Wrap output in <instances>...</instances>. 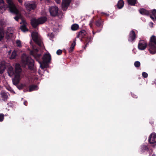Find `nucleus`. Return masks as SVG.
Returning <instances> with one entry per match:
<instances>
[{"label": "nucleus", "instance_id": "f3484780", "mask_svg": "<svg viewBox=\"0 0 156 156\" xmlns=\"http://www.w3.org/2000/svg\"><path fill=\"white\" fill-rule=\"evenodd\" d=\"M136 34L133 30H131L129 35L128 41L132 42L136 38Z\"/></svg>", "mask_w": 156, "mask_h": 156}, {"label": "nucleus", "instance_id": "2f4dec72", "mask_svg": "<svg viewBox=\"0 0 156 156\" xmlns=\"http://www.w3.org/2000/svg\"><path fill=\"white\" fill-rule=\"evenodd\" d=\"M16 44L18 47H22L21 43L20 40H17L16 41Z\"/></svg>", "mask_w": 156, "mask_h": 156}, {"label": "nucleus", "instance_id": "e433bc0d", "mask_svg": "<svg viewBox=\"0 0 156 156\" xmlns=\"http://www.w3.org/2000/svg\"><path fill=\"white\" fill-rule=\"evenodd\" d=\"M62 53V51L60 49L56 51V54L58 55H61Z\"/></svg>", "mask_w": 156, "mask_h": 156}, {"label": "nucleus", "instance_id": "c85d7f7f", "mask_svg": "<svg viewBox=\"0 0 156 156\" xmlns=\"http://www.w3.org/2000/svg\"><path fill=\"white\" fill-rule=\"evenodd\" d=\"M150 16L152 19H154V18H156V10L155 9H153L152 11V15H151Z\"/></svg>", "mask_w": 156, "mask_h": 156}, {"label": "nucleus", "instance_id": "b1692460", "mask_svg": "<svg viewBox=\"0 0 156 156\" xmlns=\"http://www.w3.org/2000/svg\"><path fill=\"white\" fill-rule=\"evenodd\" d=\"M124 5V1L122 0H119L118 2L117 6L118 9H121L123 7Z\"/></svg>", "mask_w": 156, "mask_h": 156}, {"label": "nucleus", "instance_id": "6e6552de", "mask_svg": "<svg viewBox=\"0 0 156 156\" xmlns=\"http://www.w3.org/2000/svg\"><path fill=\"white\" fill-rule=\"evenodd\" d=\"M49 12L51 16L56 17L58 16L60 11L57 6H54L50 7Z\"/></svg>", "mask_w": 156, "mask_h": 156}, {"label": "nucleus", "instance_id": "c756f323", "mask_svg": "<svg viewBox=\"0 0 156 156\" xmlns=\"http://www.w3.org/2000/svg\"><path fill=\"white\" fill-rule=\"evenodd\" d=\"M137 0H127L129 4L132 5H134L136 4Z\"/></svg>", "mask_w": 156, "mask_h": 156}, {"label": "nucleus", "instance_id": "7c9ffc66", "mask_svg": "<svg viewBox=\"0 0 156 156\" xmlns=\"http://www.w3.org/2000/svg\"><path fill=\"white\" fill-rule=\"evenodd\" d=\"M16 55V51H13L12 52L11 55L10 56V58L11 59H13L15 58Z\"/></svg>", "mask_w": 156, "mask_h": 156}, {"label": "nucleus", "instance_id": "5701e85b", "mask_svg": "<svg viewBox=\"0 0 156 156\" xmlns=\"http://www.w3.org/2000/svg\"><path fill=\"white\" fill-rule=\"evenodd\" d=\"M39 63L40 64L41 68L43 69L45 68H47L48 64L50 63L44 62L43 61L42 62H41Z\"/></svg>", "mask_w": 156, "mask_h": 156}, {"label": "nucleus", "instance_id": "ddd939ff", "mask_svg": "<svg viewBox=\"0 0 156 156\" xmlns=\"http://www.w3.org/2000/svg\"><path fill=\"white\" fill-rule=\"evenodd\" d=\"M30 24L34 28H36L39 24L37 19L33 18L31 20Z\"/></svg>", "mask_w": 156, "mask_h": 156}, {"label": "nucleus", "instance_id": "ea45409f", "mask_svg": "<svg viewBox=\"0 0 156 156\" xmlns=\"http://www.w3.org/2000/svg\"><path fill=\"white\" fill-rule=\"evenodd\" d=\"M6 89L10 91L11 92H12V90L10 87H7Z\"/></svg>", "mask_w": 156, "mask_h": 156}, {"label": "nucleus", "instance_id": "09e8293b", "mask_svg": "<svg viewBox=\"0 0 156 156\" xmlns=\"http://www.w3.org/2000/svg\"><path fill=\"white\" fill-rule=\"evenodd\" d=\"M32 42V41H31L30 42V44H31V42Z\"/></svg>", "mask_w": 156, "mask_h": 156}, {"label": "nucleus", "instance_id": "dca6fc26", "mask_svg": "<svg viewBox=\"0 0 156 156\" xmlns=\"http://www.w3.org/2000/svg\"><path fill=\"white\" fill-rule=\"evenodd\" d=\"M25 7L30 11L34 9L36 7V5L34 3H27L25 5Z\"/></svg>", "mask_w": 156, "mask_h": 156}, {"label": "nucleus", "instance_id": "39448f33", "mask_svg": "<svg viewBox=\"0 0 156 156\" xmlns=\"http://www.w3.org/2000/svg\"><path fill=\"white\" fill-rule=\"evenodd\" d=\"M22 71L20 65L19 64H16L15 66V73L14 79H13V84L15 85L17 84L20 81V73Z\"/></svg>", "mask_w": 156, "mask_h": 156}, {"label": "nucleus", "instance_id": "58836bf2", "mask_svg": "<svg viewBox=\"0 0 156 156\" xmlns=\"http://www.w3.org/2000/svg\"><path fill=\"white\" fill-rule=\"evenodd\" d=\"M39 51L38 49L37 48H36L34 50V51H33L34 53H37Z\"/></svg>", "mask_w": 156, "mask_h": 156}, {"label": "nucleus", "instance_id": "f704fd0d", "mask_svg": "<svg viewBox=\"0 0 156 156\" xmlns=\"http://www.w3.org/2000/svg\"><path fill=\"white\" fill-rule=\"evenodd\" d=\"M4 119V115L3 114H0V122H2Z\"/></svg>", "mask_w": 156, "mask_h": 156}, {"label": "nucleus", "instance_id": "0eeeda50", "mask_svg": "<svg viewBox=\"0 0 156 156\" xmlns=\"http://www.w3.org/2000/svg\"><path fill=\"white\" fill-rule=\"evenodd\" d=\"M24 62L28 65V68L31 70L35 71V68L34 66V60L30 57H27L24 61Z\"/></svg>", "mask_w": 156, "mask_h": 156}, {"label": "nucleus", "instance_id": "f03ea898", "mask_svg": "<svg viewBox=\"0 0 156 156\" xmlns=\"http://www.w3.org/2000/svg\"><path fill=\"white\" fill-rule=\"evenodd\" d=\"M86 32L84 30H82L79 32L77 34V38H79L82 41V39L85 38V42H84L85 46L84 49H86V48L89 45V43H91L93 38L91 36H87Z\"/></svg>", "mask_w": 156, "mask_h": 156}, {"label": "nucleus", "instance_id": "aec40b11", "mask_svg": "<svg viewBox=\"0 0 156 156\" xmlns=\"http://www.w3.org/2000/svg\"><path fill=\"white\" fill-rule=\"evenodd\" d=\"M8 93L6 92L5 91H2L0 93V95H1L2 100L4 101H5L8 98Z\"/></svg>", "mask_w": 156, "mask_h": 156}, {"label": "nucleus", "instance_id": "423d86ee", "mask_svg": "<svg viewBox=\"0 0 156 156\" xmlns=\"http://www.w3.org/2000/svg\"><path fill=\"white\" fill-rule=\"evenodd\" d=\"M31 37L33 41L39 47L43 48L44 46L42 42L38 36V34L36 32H33L31 33Z\"/></svg>", "mask_w": 156, "mask_h": 156}, {"label": "nucleus", "instance_id": "f257e3e1", "mask_svg": "<svg viewBox=\"0 0 156 156\" xmlns=\"http://www.w3.org/2000/svg\"><path fill=\"white\" fill-rule=\"evenodd\" d=\"M8 5V8L10 11L12 13L15 14L16 16L14 17V19L18 22L19 20L22 18L20 13L13 3L12 0H6Z\"/></svg>", "mask_w": 156, "mask_h": 156}, {"label": "nucleus", "instance_id": "412c9836", "mask_svg": "<svg viewBox=\"0 0 156 156\" xmlns=\"http://www.w3.org/2000/svg\"><path fill=\"white\" fill-rule=\"evenodd\" d=\"M39 24H42L47 21V18L46 16H42L37 19Z\"/></svg>", "mask_w": 156, "mask_h": 156}, {"label": "nucleus", "instance_id": "de8ad7c7", "mask_svg": "<svg viewBox=\"0 0 156 156\" xmlns=\"http://www.w3.org/2000/svg\"><path fill=\"white\" fill-rule=\"evenodd\" d=\"M152 156H155V155L154 154H153Z\"/></svg>", "mask_w": 156, "mask_h": 156}, {"label": "nucleus", "instance_id": "a878e982", "mask_svg": "<svg viewBox=\"0 0 156 156\" xmlns=\"http://www.w3.org/2000/svg\"><path fill=\"white\" fill-rule=\"evenodd\" d=\"M140 13L142 15H148L149 14V12L144 9H141L139 10Z\"/></svg>", "mask_w": 156, "mask_h": 156}, {"label": "nucleus", "instance_id": "37998d69", "mask_svg": "<svg viewBox=\"0 0 156 156\" xmlns=\"http://www.w3.org/2000/svg\"><path fill=\"white\" fill-rule=\"evenodd\" d=\"M153 23H150V26L151 27H153Z\"/></svg>", "mask_w": 156, "mask_h": 156}, {"label": "nucleus", "instance_id": "72a5a7b5", "mask_svg": "<svg viewBox=\"0 0 156 156\" xmlns=\"http://www.w3.org/2000/svg\"><path fill=\"white\" fill-rule=\"evenodd\" d=\"M135 66L136 67H139L140 66V62L139 61H136L134 64Z\"/></svg>", "mask_w": 156, "mask_h": 156}, {"label": "nucleus", "instance_id": "9d476101", "mask_svg": "<svg viewBox=\"0 0 156 156\" xmlns=\"http://www.w3.org/2000/svg\"><path fill=\"white\" fill-rule=\"evenodd\" d=\"M42 59L44 62L50 63L51 59V56L49 53L45 54L42 57Z\"/></svg>", "mask_w": 156, "mask_h": 156}, {"label": "nucleus", "instance_id": "c03bdc74", "mask_svg": "<svg viewBox=\"0 0 156 156\" xmlns=\"http://www.w3.org/2000/svg\"><path fill=\"white\" fill-rule=\"evenodd\" d=\"M143 147H144V149L145 150L148 149L147 147V146H144Z\"/></svg>", "mask_w": 156, "mask_h": 156}, {"label": "nucleus", "instance_id": "49530a36", "mask_svg": "<svg viewBox=\"0 0 156 156\" xmlns=\"http://www.w3.org/2000/svg\"><path fill=\"white\" fill-rule=\"evenodd\" d=\"M93 34L94 35V34H95V32L94 31H93Z\"/></svg>", "mask_w": 156, "mask_h": 156}, {"label": "nucleus", "instance_id": "4be33fe9", "mask_svg": "<svg viewBox=\"0 0 156 156\" xmlns=\"http://www.w3.org/2000/svg\"><path fill=\"white\" fill-rule=\"evenodd\" d=\"M76 39L75 38L73 40V42L71 44L70 47L69 48L68 50L69 53H71L73 51L75 46L76 45Z\"/></svg>", "mask_w": 156, "mask_h": 156}, {"label": "nucleus", "instance_id": "bb28decb", "mask_svg": "<svg viewBox=\"0 0 156 156\" xmlns=\"http://www.w3.org/2000/svg\"><path fill=\"white\" fill-rule=\"evenodd\" d=\"M79 25L76 23L73 24L71 26V29L73 31L77 30L79 29Z\"/></svg>", "mask_w": 156, "mask_h": 156}, {"label": "nucleus", "instance_id": "4468645a", "mask_svg": "<svg viewBox=\"0 0 156 156\" xmlns=\"http://www.w3.org/2000/svg\"><path fill=\"white\" fill-rule=\"evenodd\" d=\"M31 54L34 56L37 61L39 63L41 62V54L35 53L33 51H31Z\"/></svg>", "mask_w": 156, "mask_h": 156}, {"label": "nucleus", "instance_id": "1a4fd4ad", "mask_svg": "<svg viewBox=\"0 0 156 156\" xmlns=\"http://www.w3.org/2000/svg\"><path fill=\"white\" fill-rule=\"evenodd\" d=\"M20 24H22L20 27V29L22 31L26 32L28 31L29 30L27 27V23L25 20L22 19V22L20 23Z\"/></svg>", "mask_w": 156, "mask_h": 156}, {"label": "nucleus", "instance_id": "6ab92c4d", "mask_svg": "<svg viewBox=\"0 0 156 156\" xmlns=\"http://www.w3.org/2000/svg\"><path fill=\"white\" fill-rule=\"evenodd\" d=\"M5 62V61L0 62V74H2L6 69Z\"/></svg>", "mask_w": 156, "mask_h": 156}, {"label": "nucleus", "instance_id": "7ed1b4c3", "mask_svg": "<svg viewBox=\"0 0 156 156\" xmlns=\"http://www.w3.org/2000/svg\"><path fill=\"white\" fill-rule=\"evenodd\" d=\"M94 24L97 28H98L97 30V32H100L102 30L103 26V21L101 18L95 19L94 18H92L90 22L89 25L90 27L93 28V24Z\"/></svg>", "mask_w": 156, "mask_h": 156}, {"label": "nucleus", "instance_id": "9b49d317", "mask_svg": "<svg viewBox=\"0 0 156 156\" xmlns=\"http://www.w3.org/2000/svg\"><path fill=\"white\" fill-rule=\"evenodd\" d=\"M147 46L146 42L143 40L140 41L138 45V48L140 50H144L145 49Z\"/></svg>", "mask_w": 156, "mask_h": 156}, {"label": "nucleus", "instance_id": "f8f14e48", "mask_svg": "<svg viewBox=\"0 0 156 156\" xmlns=\"http://www.w3.org/2000/svg\"><path fill=\"white\" fill-rule=\"evenodd\" d=\"M148 141L151 144L156 143V134L153 133L150 136Z\"/></svg>", "mask_w": 156, "mask_h": 156}, {"label": "nucleus", "instance_id": "a18cd8bd", "mask_svg": "<svg viewBox=\"0 0 156 156\" xmlns=\"http://www.w3.org/2000/svg\"><path fill=\"white\" fill-rule=\"evenodd\" d=\"M19 3H22V0H17Z\"/></svg>", "mask_w": 156, "mask_h": 156}, {"label": "nucleus", "instance_id": "2eb2a0df", "mask_svg": "<svg viewBox=\"0 0 156 156\" xmlns=\"http://www.w3.org/2000/svg\"><path fill=\"white\" fill-rule=\"evenodd\" d=\"M7 72L9 75L10 76H12L16 74L15 70L14 71L13 68L11 66H9L7 69Z\"/></svg>", "mask_w": 156, "mask_h": 156}, {"label": "nucleus", "instance_id": "79ce46f5", "mask_svg": "<svg viewBox=\"0 0 156 156\" xmlns=\"http://www.w3.org/2000/svg\"><path fill=\"white\" fill-rule=\"evenodd\" d=\"M13 35V34L12 33H9V37H12V35Z\"/></svg>", "mask_w": 156, "mask_h": 156}, {"label": "nucleus", "instance_id": "a211bd4d", "mask_svg": "<svg viewBox=\"0 0 156 156\" xmlns=\"http://www.w3.org/2000/svg\"><path fill=\"white\" fill-rule=\"evenodd\" d=\"M71 0H63L62 3V7L64 10L66 9L69 5Z\"/></svg>", "mask_w": 156, "mask_h": 156}, {"label": "nucleus", "instance_id": "c9c22d12", "mask_svg": "<svg viewBox=\"0 0 156 156\" xmlns=\"http://www.w3.org/2000/svg\"><path fill=\"white\" fill-rule=\"evenodd\" d=\"M4 37L3 34L0 31V41H1Z\"/></svg>", "mask_w": 156, "mask_h": 156}, {"label": "nucleus", "instance_id": "cd10ccee", "mask_svg": "<svg viewBox=\"0 0 156 156\" xmlns=\"http://www.w3.org/2000/svg\"><path fill=\"white\" fill-rule=\"evenodd\" d=\"M37 86L36 85H32L29 87V91L31 92L33 90H37Z\"/></svg>", "mask_w": 156, "mask_h": 156}, {"label": "nucleus", "instance_id": "393cba45", "mask_svg": "<svg viewBox=\"0 0 156 156\" xmlns=\"http://www.w3.org/2000/svg\"><path fill=\"white\" fill-rule=\"evenodd\" d=\"M5 8L4 2L3 0H0V13H2Z\"/></svg>", "mask_w": 156, "mask_h": 156}, {"label": "nucleus", "instance_id": "4c0bfd02", "mask_svg": "<svg viewBox=\"0 0 156 156\" xmlns=\"http://www.w3.org/2000/svg\"><path fill=\"white\" fill-rule=\"evenodd\" d=\"M143 76L144 78H147L148 76L147 74L145 72H143L142 73Z\"/></svg>", "mask_w": 156, "mask_h": 156}, {"label": "nucleus", "instance_id": "20e7f679", "mask_svg": "<svg viewBox=\"0 0 156 156\" xmlns=\"http://www.w3.org/2000/svg\"><path fill=\"white\" fill-rule=\"evenodd\" d=\"M149 50L150 52L152 54L156 53V37L152 35L151 37L148 44Z\"/></svg>", "mask_w": 156, "mask_h": 156}, {"label": "nucleus", "instance_id": "a19ab883", "mask_svg": "<svg viewBox=\"0 0 156 156\" xmlns=\"http://www.w3.org/2000/svg\"><path fill=\"white\" fill-rule=\"evenodd\" d=\"M24 105L26 106H27V101H25L23 103Z\"/></svg>", "mask_w": 156, "mask_h": 156}, {"label": "nucleus", "instance_id": "473e14b6", "mask_svg": "<svg viewBox=\"0 0 156 156\" xmlns=\"http://www.w3.org/2000/svg\"><path fill=\"white\" fill-rule=\"evenodd\" d=\"M48 36L49 37L50 40H52L54 37V34L53 33H49L48 34Z\"/></svg>", "mask_w": 156, "mask_h": 156}]
</instances>
